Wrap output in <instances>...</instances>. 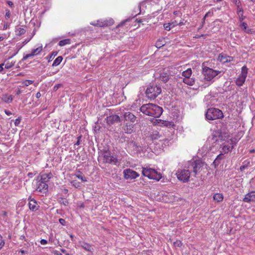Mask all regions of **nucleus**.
Instances as JSON below:
<instances>
[{
	"instance_id": "nucleus-1",
	"label": "nucleus",
	"mask_w": 255,
	"mask_h": 255,
	"mask_svg": "<svg viewBox=\"0 0 255 255\" xmlns=\"http://www.w3.org/2000/svg\"><path fill=\"white\" fill-rule=\"evenodd\" d=\"M140 111L146 115L154 118L160 117L163 113L161 107L151 103L143 105L140 107Z\"/></svg>"
},
{
	"instance_id": "nucleus-2",
	"label": "nucleus",
	"mask_w": 255,
	"mask_h": 255,
	"mask_svg": "<svg viewBox=\"0 0 255 255\" xmlns=\"http://www.w3.org/2000/svg\"><path fill=\"white\" fill-rule=\"evenodd\" d=\"M101 152L104 158V163L113 165H117L119 163V160L117 157L116 155H112L111 152L108 148L104 147L103 150H101Z\"/></svg>"
},
{
	"instance_id": "nucleus-3",
	"label": "nucleus",
	"mask_w": 255,
	"mask_h": 255,
	"mask_svg": "<svg viewBox=\"0 0 255 255\" xmlns=\"http://www.w3.org/2000/svg\"><path fill=\"white\" fill-rule=\"evenodd\" d=\"M224 115L222 111L219 109L211 108L207 110L205 117L207 120H215L223 118Z\"/></svg>"
},
{
	"instance_id": "nucleus-4",
	"label": "nucleus",
	"mask_w": 255,
	"mask_h": 255,
	"mask_svg": "<svg viewBox=\"0 0 255 255\" xmlns=\"http://www.w3.org/2000/svg\"><path fill=\"white\" fill-rule=\"evenodd\" d=\"M161 92L160 87L154 84H150L145 91V94L148 99H155Z\"/></svg>"
},
{
	"instance_id": "nucleus-5",
	"label": "nucleus",
	"mask_w": 255,
	"mask_h": 255,
	"mask_svg": "<svg viewBox=\"0 0 255 255\" xmlns=\"http://www.w3.org/2000/svg\"><path fill=\"white\" fill-rule=\"evenodd\" d=\"M142 174L143 176L148 177L149 179L159 181L162 177L161 174L158 173L155 169L150 167H143Z\"/></svg>"
},
{
	"instance_id": "nucleus-6",
	"label": "nucleus",
	"mask_w": 255,
	"mask_h": 255,
	"mask_svg": "<svg viewBox=\"0 0 255 255\" xmlns=\"http://www.w3.org/2000/svg\"><path fill=\"white\" fill-rule=\"evenodd\" d=\"M220 73V71L215 70L206 66L204 67L202 69V74L204 76V78L208 81L212 80Z\"/></svg>"
},
{
	"instance_id": "nucleus-7",
	"label": "nucleus",
	"mask_w": 255,
	"mask_h": 255,
	"mask_svg": "<svg viewBox=\"0 0 255 255\" xmlns=\"http://www.w3.org/2000/svg\"><path fill=\"white\" fill-rule=\"evenodd\" d=\"M176 175L179 180L185 183L188 181L190 177V172L187 169H182L178 170Z\"/></svg>"
},
{
	"instance_id": "nucleus-8",
	"label": "nucleus",
	"mask_w": 255,
	"mask_h": 255,
	"mask_svg": "<svg viewBox=\"0 0 255 255\" xmlns=\"http://www.w3.org/2000/svg\"><path fill=\"white\" fill-rule=\"evenodd\" d=\"M204 165V162L200 159L196 160L191 164L193 171L195 175L201 171Z\"/></svg>"
},
{
	"instance_id": "nucleus-9",
	"label": "nucleus",
	"mask_w": 255,
	"mask_h": 255,
	"mask_svg": "<svg viewBox=\"0 0 255 255\" xmlns=\"http://www.w3.org/2000/svg\"><path fill=\"white\" fill-rule=\"evenodd\" d=\"M124 176L127 180H132L139 176V174L131 169H127L124 170Z\"/></svg>"
},
{
	"instance_id": "nucleus-10",
	"label": "nucleus",
	"mask_w": 255,
	"mask_h": 255,
	"mask_svg": "<svg viewBox=\"0 0 255 255\" xmlns=\"http://www.w3.org/2000/svg\"><path fill=\"white\" fill-rule=\"evenodd\" d=\"M122 120L124 119L125 122H128L129 124H135L136 117L131 112H126L123 116H121Z\"/></svg>"
},
{
	"instance_id": "nucleus-11",
	"label": "nucleus",
	"mask_w": 255,
	"mask_h": 255,
	"mask_svg": "<svg viewBox=\"0 0 255 255\" xmlns=\"http://www.w3.org/2000/svg\"><path fill=\"white\" fill-rule=\"evenodd\" d=\"M148 138L152 141L161 138L160 139V141H164V143L165 142H168L169 140L167 138H162V135L160 134L159 132L157 130H153L150 133L149 136H148Z\"/></svg>"
},
{
	"instance_id": "nucleus-12",
	"label": "nucleus",
	"mask_w": 255,
	"mask_h": 255,
	"mask_svg": "<svg viewBox=\"0 0 255 255\" xmlns=\"http://www.w3.org/2000/svg\"><path fill=\"white\" fill-rule=\"evenodd\" d=\"M222 150L225 153L231 151L234 147L232 139H228L227 141L222 143Z\"/></svg>"
},
{
	"instance_id": "nucleus-13",
	"label": "nucleus",
	"mask_w": 255,
	"mask_h": 255,
	"mask_svg": "<svg viewBox=\"0 0 255 255\" xmlns=\"http://www.w3.org/2000/svg\"><path fill=\"white\" fill-rule=\"evenodd\" d=\"M243 201L246 203L255 202V191H252L246 194Z\"/></svg>"
},
{
	"instance_id": "nucleus-14",
	"label": "nucleus",
	"mask_w": 255,
	"mask_h": 255,
	"mask_svg": "<svg viewBox=\"0 0 255 255\" xmlns=\"http://www.w3.org/2000/svg\"><path fill=\"white\" fill-rule=\"evenodd\" d=\"M121 119L120 117L117 115H113L107 117V123L111 125L116 122H120Z\"/></svg>"
},
{
	"instance_id": "nucleus-15",
	"label": "nucleus",
	"mask_w": 255,
	"mask_h": 255,
	"mask_svg": "<svg viewBox=\"0 0 255 255\" xmlns=\"http://www.w3.org/2000/svg\"><path fill=\"white\" fill-rule=\"evenodd\" d=\"M218 60L224 63H228L232 61L233 60V57L221 53L219 55Z\"/></svg>"
},
{
	"instance_id": "nucleus-16",
	"label": "nucleus",
	"mask_w": 255,
	"mask_h": 255,
	"mask_svg": "<svg viewBox=\"0 0 255 255\" xmlns=\"http://www.w3.org/2000/svg\"><path fill=\"white\" fill-rule=\"evenodd\" d=\"M129 145L134 153H139L142 151V147L133 141H131Z\"/></svg>"
},
{
	"instance_id": "nucleus-17",
	"label": "nucleus",
	"mask_w": 255,
	"mask_h": 255,
	"mask_svg": "<svg viewBox=\"0 0 255 255\" xmlns=\"http://www.w3.org/2000/svg\"><path fill=\"white\" fill-rule=\"evenodd\" d=\"M135 124H129L128 122H126L125 124H124V130L125 132L128 134L131 133L133 131V128Z\"/></svg>"
},
{
	"instance_id": "nucleus-18",
	"label": "nucleus",
	"mask_w": 255,
	"mask_h": 255,
	"mask_svg": "<svg viewBox=\"0 0 255 255\" xmlns=\"http://www.w3.org/2000/svg\"><path fill=\"white\" fill-rule=\"evenodd\" d=\"M211 140L213 141L212 143V146H214L215 145L214 143L219 142H222L225 140V137L222 135H219L218 136L213 135L211 138Z\"/></svg>"
},
{
	"instance_id": "nucleus-19",
	"label": "nucleus",
	"mask_w": 255,
	"mask_h": 255,
	"mask_svg": "<svg viewBox=\"0 0 255 255\" xmlns=\"http://www.w3.org/2000/svg\"><path fill=\"white\" fill-rule=\"evenodd\" d=\"M48 186L46 183L40 181L38 184V185L36 188V190L39 192H42L43 191H46L48 189Z\"/></svg>"
},
{
	"instance_id": "nucleus-20",
	"label": "nucleus",
	"mask_w": 255,
	"mask_h": 255,
	"mask_svg": "<svg viewBox=\"0 0 255 255\" xmlns=\"http://www.w3.org/2000/svg\"><path fill=\"white\" fill-rule=\"evenodd\" d=\"M37 204V202L34 199H31L28 204L29 209L33 211H36L38 210Z\"/></svg>"
},
{
	"instance_id": "nucleus-21",
	"label": "nucleus",
	"mask_w": 255,
	"mask_h": 255,
	"mask_svg": "<svg viewBox=\"0 0 255 255\" xmlns=\"http://www.w3.org/2000/svg\"><path fill=\"white\" fill-rule=\"evenodd\" d=\"M170 76L169 74L164 71L160 74L159 79L164 83H166L169 79Z\"/></svg>"
},
{
	"instance_id": "nucleus-22",
	"label": "nucleus",
	"mask_w": 255,
	"mask_h": 255,
	"mask_svg": "<svg viewBox=\"0 0 255 255\" xmlns=\"http://www.w3.org/2000/svg\"><path fill=\"white\" fill-rule=\"evenodd\" d=\"M237 12L239 16V21H240L241 22L246 18V16L243 15V13H244L243 9L240 7V5H238V6H237Z\"/></svg>"
},
{
	"instance_id": "nucleus-23",
	"label": "nucleus",
	"mask_w": 255,
	"mask_h": 255,
	"mask_svg": "<svg viewBox=\"0 0 255 255\" xmlns=\"http://www.w3.org/2000/svg\"><path fill=\"white\" fill-rule=\"evenodd\" d=\"M13 96L11 95L8 96V95L5 94L1 98L2 101L6 104L11 103L13 101Z\"/></svg>"
},
{
	"instance_id": "nucleus-24",
	"label": "nucleus",
	"mask_w": 255,
	"mask_h": 255,
	"mask_svg": "<svg viewBox=\"0 0 255 255\" xmlns=\"http://www.w3.org/2000/svg\"><path fill=\"white\" fill-rule=\"evenodd\" d=\"M224 158V154L223 153H220L215 158L213 164L214 165L215 167H217L219 165L221 162V160L223 159Z\"/></svg>"
},
{
	"instance_id": "nucleus-25",
	"label": "nucleus",
	"mask_w": 255,
	"mask_h": 255,
	"mask_svg": "<svg viewBox=\"0 0 255 255\" xmlns=\"http://www.w3.org/2000/svg\"><path fill=\"white\" fill-rule=\"evenodd\" d=\"M246 78L243 76L239 75V77L237 78V79L236 80V84L238 86H241L243 85L244 82H245Z\"/></svg>"
},
{
	"instance_id": "nucleus-26",
	"label": "nucleus",
	"mask_w": 255,
	"mask_h": 255,
	"mask_svg": "<svg viewBox=\"0 0 255 255\" xmlns=\"http://www.w3.org/2000/svg\"><path fill=\"white\" fill-rule=\"evenodd\" d=\"M224 196L221 193H216L213 196V200L217 202H221L223 200Z\"/></svg>"
},
{
	"instance_id": "nucleus-27",
	"label": "nucleus",
	"mask_w": 255,
	"mask_h": 255,
	"mask_svg": "<svg viewBox=\"0 0 255 255\" xmlns=\"http://www.w3.org/2000/svg\"><path fill=\"white\" fill-rule=\"evenodd\" d=\"M183 82L188 85L192 86L195 83V79L193 78H183Z\"/></svg>"
},
{
	"instance_id": "nucleus-28",
	"label": "nucleus",
	"mask_w": 255,
	"mask_h": 255,
	"mask_svg": "<svg viewBox=\"0 0 255 255\" xmlns=\"http://www.w3.org/2000/svg\"><path fill=\"white\" fill-rule=\"evenodd\" d=\"M250 166V161L249 159L246 160L243 162L242 165L240 166V170L243 171L245 169L247 168Z\"/></svg>"
},
{
	"instance_id": "nucleus-29",
	"label": "nucleus",
	"mask_w": 255,
	"mask_h": 255,
	"mask_svg": "<svg viewBox=\"0 0 255 255\" xmlns=\"http://www.w3.org/2000/svg\"><path fill=\"white\" fill-rule=\"evenodd\" d=\"M192 75V70L191 68H188L186 70L182 72V75L184 77V78H190Z\"/></svg>"
},
{
	"instance_id": "nucleus-30",
	"label": "nucleus",
	"mask_w": 255,
	"mask_h": 255,
	"mask_svg": "<svg viewBox=\"0 0 255 255\" xmlns=\"http://www.w3.org/2000/svg\"><path fill=\"white\" fill-rule=\"evenodd\" d=\"M165 44V41L163 38L159 39L156 42L155 46L160 48V47L163 46Z\"/></svg>"
},
{
	"instance_id": "nucleus-31",
	"label": "nucleus",
	"mask_w": 255,
	"mask_h": 255,
	"mask_svg": "<svg viewBox=\"0 0 255 255\" xmlns=\"http://www.w3.org/2000/svg\"><path fill=\"white\" fill-rule=\"evenodd\" d=\"M63 59V58L62 56H58L54 61L52 66H57L59 65L60 64V63L62 62Z\"/></svg>"
},
{
	"instance_id": "nucleus-32",
	"label": "nucleus",
	"mask_w": 255,
	"mask_h": 255,
	"mask_svg": "<svg viewBox=\"0 0 255 255\" xmlns=\"http://www.w3.org/2000/svg\"><path fill=\"white\" fill-rule=\"evenodd\" d=\"M70 42H71V40L70 39H65L60 40L59 42L58 45L60 46H63L65 45L70 44Z\"/></svg>"
},
{
	"instance_id": "nucleus-33",
	"label": "nucleus",
	"mask_w": 255,
	"mask_h": 255,
	"mask_svg": "<svg viewBox=\"0 0 255 255\" xmlns=\"http://www.w3.org/2000/svg\"><path fill=\"white\" fill-rule=\"evenodd\" d=\"M176 25L174 22L165 23L164 24V28L166 30H170L172 27H174Z\"/></svg>"
},
{
	"instance_id": "nucleus-34",
	"label": "nucleus",
	"mask_w": 255,
	"mask_h": 255,
	"mask_svg": "<svg viewBox=\"0 0 255 255\" xmlns=\"http://www.w3.org/2000/svg\"><path fill=\"white\" fill-rule=\"evenodd\" d=\"M76 177H77L79 179L81 180L83 182L87 181L86 177L82 175V173L80 171H78V173L75 174Z\"/></svg>"
},
{
	"instance_id": "nucleus-35",
	"label": "nucleus",
	"mask_w": 255,
	"mask_h": 255,
	"mask_svg": "<svg viewBox=\"0 0 255 255\" xmlns=\"http://www.w3.org/2000/svg\"><path fill=\"white\" fill-rule=\"evenodd\" d=\"M58 54L57 51L52 52L47 57V59H48V62H50Z\"/></svg>"
},
{
	"instance_id": "nucleus-36",
	"label": "nucleus",
	"mask_w": 255,
	"mask_h": 255,
	"mask_svg": "<svg viewBox=\"0 0 255 255\" xmlns=\"http://www.w3.org/2000/svg\"><path fill=\"white\" fill-rule=\"evenodd\" d=\"M247 73H248V68L246 66H244L242 68V73L240 75L243 76L246 78L247 76Z\"/></svg>"
},
{
	"instance_id": "nucleus-37",
	"label": "nucleus",
	"mask_w": 255,
	"mask_h": 255,
	"mask_svg": "<svg viewBox=\"0 0 255 255\" xmlns=\"http://www.w3.org/2000/svg\"><path fill=\"white\" fill-rule=\"evenodd\" d=\"M42 46H40L38 47V48H36L35 49L32 50L31 52L35 56V55H37V54L40 53L41 52V51H42Z\"/></svg>"
},
{
	"instance_id": "nucleus-38",
	"label": "nucleus",
	"mask_w": 255,
	"mask_h": 255,
	"mask_svg": "<svg viewBox=\"0 0 255 255\" xmlns=\"http://www.w3.org/2000/svg\"><path fill=\"white\" fill-rule=\"evenodd\" d=\"M82 247L86 250L88 251H91L92 246L89 244L84 243V245L82 246Z\"/></svg>"
},
{
	"instance_id": "nucleus-39",
	"label": "nucleus",
	"mask_w": 255,
	"mask_h": 255,
	"mask_svg": "<svg viewBox=\"0 0 255 255\" xmlns=\"http://www.w3.org/2000/svg\"><path fill=\"white\" fill-rule=\"evenodd\" d=\"M15 64V62H11V63L7 62L5 64H4L5 69H9L11 68L13 66H14Z\"/></svg>"
},
{
	"instance_id": "nucleus-40",
	"label": "nucleus",
	"mask_w": 255,
	"mask_h": 255,
	"mask_svg": "<svg viewBox=\"0 0 255 255\" xmlns=\"http://www.w3.org/2000/svg\"><path fill=\"white\" fill-rule=\"evenodd\" d=\"M173 245L175 247H180L182 245V243L180 240H176L173 243Z\"/></svg>"
},
{
	"instance_id": "nucleus-41",
	"label": "nucleus",
	"mask_w": 255,
	"mask_h": 255,
	"mask_svg": "<svg viewBox=\"0 0 255 255\" xmlns=\"http://www.w3.org/2000/svg\"><path fill=\"white\" fill-rule=\"evenodd\" d=\"M60 199H61V200L59 201V203L60 204H63L65 206H67L68 204V201L67 199H64L63 198H60Z\"/></svg>"
},
{
	"instance_id": "nucleus-42",
	"label": "nucleus",
	"mask_w": 255,
	"mask_h": 255,
	"mask_svg": "<svg viewBox=\"0 0 255 255\" xmlns=\"http://www.w3.org/2000/svg\"><path fill=\"white\" fill-rule=\"evenodd\" d=\"M49 181V179H48L47 177L44 176V174L41 175L40 181L47 183Z\"/></svg>"
},
{
	"instance_id": "nucleus-43",
	"label": "nucleus",
	"mask_w": 255,
	"mask_h": 255,
	"mask_svg": "<svg viewBox=\"0 0 255 255\" xmlns=\"http://www.w3.org/2000/svg\"><path fill=\"white\" fill-rule=\"evenodd\" d=\"M25 32V30L23 28H19L18 32L17 33V35H21L23 34H24Z\"/></svg>"
},
{
	"instance_id": "nucleus-44",
	"label": "nucleus",
	"mask_w": 255,
	"mask_h": 255,
	"mask_svg": "<svg viewBox=\"0 0 255 255\" xmlns=\"http://www.w3.org/2000/svg\"><path fill=\"white\" fill-rule=\"evenodd\" d=\"M34 82V81L30 80H26L24 81V84L25 86H28L32 84Z\"/></svg>"
},
{
	"instance_id": "nucleus-45",
	"label": "nucleus",
	"mask_w": 255,
	"mask_h": 255,
	"mask_svg": "<svg viewBox=\"0 0 255 255\" xmlns=\"http://www.w3.org/2000/svg\"><path fill=\"white\" fill-rule=\"evenodd\" d=\"M164 123H165L164 125L166 127H171L174 126V124L172 122H168V121H165Z\"/></svg>"
},
{
	"instance_id": "nucleus-46",
	"label": "nucleus",
	"mask_w": 255,
	"mask_h": 255,
	"mask_svg": "<svg viewBox=\"0 0 255 255\" xmlns=\"http://www.w3.org/2000/svg\"><path fill=\"white\" fill-rule=\"evenodd\" d=\"M240 26L244 31L247 30V29L248 28L247 24L245 22L242 23Z\"/></svg>"
},
{
	"instance_id": "nucleus-47",
	"label": "nucleus",
	"mask_w": 255,
	"mask_h": 255,
	"mask_svg": "<svg viewBox=\"0 0 255 255\" xmlns=\"http://www.w3.org/2000/svg\"><path fill=\"white\" fill-rule=\"evenodd\" d=\"M71 184L73 186H74L76 188L80 187V183L79 182H77V181L74 180L72 181Z\"/></svg>"
},
{
	"instance_id": "nucleus-48",
	"label": "nucleus",
	"mask_w": 255,
	"mask_h": 255,
	"mask_svg": "<svg viewBox=\"0 0 255 255\" xmlns=\"http://www.w3.org/2000/svg\"><path fill=\"white\" fill-rule=\"evenodd\" d=\"M82 138V135H79L78 137H77V142L74 144V146L75 145H79L81 143V139Z\"/></svg>"
},
{
	"instance_id": "nucleus-49",
	"label": "nucleus",
	"mask_w": 255,
	"mask_h": 255,
	"mask_svg": "<svg viewBox=\"0 0 255 255\" xmlns=\"http://www.w3.org/2000/svg\"><path fill=\"white\" fill-rule=\"evenodd\" d=\"M44 176L47 177L49 180L53 177V174L51 172L48 173H44Z\"/></svg>"
},
{
	"instance_id": "nucleus-50",
	"label": "nucleus",
	"mask_w": 255,
	"mask_h": 255,
	"mask_svg": "<svg viewBox=\"0 0 255 255\" xmlns=\"http://www.w3.org/2000/svg\"><path fill=\"white\" fill-rule=\"evenodd\" d=\"M213 11L209 10L208 12H207L206 14L205 15L204 17H207L208 16H212L213 15Z\"/></svg>"
},
{
	"instance_id": "nucleus-51",
	"label": "nucleus",
	"mask_w": 255,
	"mask_h": 255,
	"mask_svg": "<svg viewBox=\"0 0 255 255\" xmlns=\"http://www.w3.org/2000/svg\"><path fill=\"white\" fill-rule=\"evenodd\" d=\"M11 13L9 10L6 9V13L5 17L6 18H9L10 17Z\"/></svg>"
},
{
	"instance_id": "nucleus-52",
	"label": "nucleus",
	"mask_w": 255,
	"mask_h": 255,
	"mask_svg": "<svg viewBox=\"0 0 255 255\" xmlns=\"http://www.w3.org/2000/svg\"><path fill=\"white\" fill-rule=\"evenodd\" d=\"M61 86H62V84H56L53 87V91H56Z\"/></svg>"
},
{
	"instance_id": "nucleus-53",
	"label": "nucleus",
	"mask_w": 255,
	"mask_h": 255,
	"mask_svg": "<svg viewBox=\"0 0 255 255\" xmlns=\"http://www.w3.org/2000/svg\"><path fill=\"white\" fill-rule=\"evenodd\" d=\"M20 121H21V119L20 118H18L17 119H16L15 120V122H14V125L15 126H18L20 122Z\"/></svg>"
},
{
	"instance_id": "nucleus-54",
	"label": "nucleus",
	"mask_w": 255,
	"mask_h": 255,
	"mask_svg": "<svg viewBox=\"0 0 255 255\" xmlns=\"http://www.w3.org/2000/svg\"><path fill=\"white\" fill-rule=\"evenodd\" d=\"M59 222L63 226H64L65 225V224H66V221L65 220V219H62V218H60L59 219Z\"/></svg>"
},
{
	"instance_id": "nucleus-55",
	"label": "nucleus",
	"mask_w": 255,
	"mask_h": 255,
	"mask_svg": "<svg viewBox=\"0 0 255 255\" xmlns=\"http://www.w3.org/2000/svg\"><path fill=\"white\" fill-rule=\"evenodd\" d=\"M60 251L62 253L64 254L65 255H72V254L68 253L67 252V251L64 249H61Z\"/></svg>"
},
{
	"instance_id": "nucleus-56",
	"label": "nucleus",
	"mask_w": 255,
	"mask_h": 255,
	"mask_svg": "<svg viewBox=\"0 0 255 255\" xmlns=\"http://www.w3.org/2000/svg\"><path fill=\"white\" fill-rule=\"evenodd\" d=\"M131 19V18H128L126 19V20H125L123 21L121 23L120 25H124V24H125V23H126V22H127V21H130Z\"/></svg>"
},
{
	"instance_id": "nucleus-57",
	"label": "nucleus",
	"mask_w": 255,
	"mask_h": 255,
	"mask_svg": "<svg viewBox=\"0 0 255 255\" xmlns=\"http://www.w3.org/2000/svg\"><path fill=\"white\" fill-rule=\"evenodd\" d=\"M40 243L41 245H44L47 244V241L45 239H41L40 240Z\"/></svg>"
},
{
	"instance_id": "nucleus-58",
	"label": "nucleus",
	"mask_w": 255,
	"mask_h": 255,
	"mask_svg": "<svg viewBox=\"0 0 255 255\" xmlns=\"http://www.w3.org/2000/svg\"><path fill=\"white\" fill-rule=\"evenodd\" d=\"M176 25H178L179 26H181L185 24L184 20L183 19L182 21H180L178 23H176Z\"/></svg>"
},
{
	"instance_id": "nucleus-59",
	"label": "nucleus",
	"mask_w": 255,
	"mask_h": 255,
	"mask_svg": "<svg viewBox=\"0 0 255 255\" xmlns=\"http://www.w3.org/2000/svg\"><path fill=\"white\" fill-rule=\"evenodd\" d=\"M234 2L237 7L238 6V5H240L241 4V2L240 1H238L237 0H234Z\"/></svg>"
},
{
	"instance_id": "nucleus-60",
	"label": "nucleus",
	"mask_w": 255,
	"mask_h": 255,
	"mask_svg": "<svg viewBox=\"0 0 255 255\" xmlns=\"http://www.w3.org/2000/svg\"><path fill=\"white\" fill-rule=\"evenodd\" d=\"M4 113L6 115H7V116H10L12 114L11 112L8 110H4Z\"/></svg>"
},
{
	"instance_id": "nucleus-61",
	"label": "nucleus",
	"mask_w": 255,
	"mask_h": 255,
	"mask_svg": "<svg viewBox=\"0 0 255 255\" xmlns=\"http://www.w3.org/2000/svg\"><path fill=\"white\" fill-rule=\"evenodd\" d=\"M4 244H5L4 241L3 240L1 241V242L0 243V250L4 246Z\"/></svg>"
},
{
	"instance_id": "nucleus-62",
	"label": "nucleus",
	"mask_w": 255,
	"mask_h": 255,
	"mask_svg": "<svg viewBox=\"0 0 255 255\" xmlns=\"http://www.w3.org/2000/svg\"><path fill=\"white\" fill-rule=\"evenodd\" d=\"M205 19H206V17H204L202 19V23L201 25V28L203 26V25H204V24L205 23Z\"/></svg>"
},
{
	"instance_id": "nucleus-63",
	"label": "nucleus",
	"mask_w": 255,
	"mask_h": 255,
	"mask_svg": "<svg viewBox=\"0 0 255 255\" xmlns=\"http://www.w3.org/2000/svg\"><path fill=\"white\" fill-rule=\"evenodd\" d=\"M4 65V63H1L0 64V72H1L3 70V66Z\"/></svg>"
},
{
	"instance_id": "nucleus-64",
	"label": "nucleus",
	"mask_w": 255,
	"mask_h": 255,
	"mask_svg": "<svg viewBox=\"0 0 255 255\" xmlns=\"http://www.w3.org/2000/svg\"><path fill=\"white\" fill-rule=\"evenodd\" d=\"M7 3L10 7H12L13 5V3L11 1H7Z\"/></svg>"
}]
</instances>
